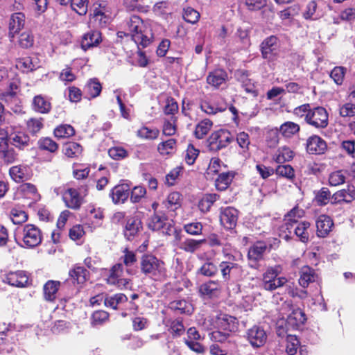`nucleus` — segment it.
I'll return each mask as SVG.
<instances>
[{"label":"nucleus","instance_id":"7c9ffc66","mask_svg":"<svg viewBox=\"0 0 355 355\" xmlns=\"http://www.w3.org/2000/svg\"><path fill=\"white\" fill-rule=\"evenodd\" d=\"M101 40V33L98 31H90L83 35L81 46L84 50H87L98 46Z\"/></svg>","mask_w":355,"mask_h":355},{"label":"nucleus","instance_id":"2f4dec72","mask_svg":"<svg viewBox=\"0 0 355 355\" xmlns=\"http://www.w3.org/2000/svg\"><path fill=\"white\" fill-rule=\"evenodd\" d=\"M168 307L171 311L180 314L191 315L193 313L191 304L185 300H173L169 302Z\"/></svg>","mask_w":355,"mask_h":355},{"label":"nucleus","instance_id":"f8f14e48","mask_svg":"<svg viewBox=\"0 0 355 355\" xmlns=\"http://www.w3.org/2000/svg\"><path fill=\"white\" fill-rule=\"evenodd\" d=\"M2 281L12 286L24 288L28 286V277L24 270L9 272L3 275Z\"/></svg>","mask_w":355,"mask_h":355},{"label":"nucleus","instance_id":"e2e57ef3","mask_svg":"<svg viewBox=\"0 0 355 355\" xmlns=\"http://www.w3.org/2000/svg\"><path fill=\"white\" fill-rule=\"evenodd\" d=\"M123 255L121 257L123 264L127 267H131L136 263L137 259L136 253L125 248L123 250Z\"/></svg>","mask_w":355,"mask_h":355},{"label":"nucleus","instance_id":"0e129e2a","mask_svg":"<svg viewBox=\"0 0 355 355\" xmlns=\"http://www.w3.org/2000/svg\"><path fill=\"white\" fill-rule=\"evenodd\" d=\"M221 161L218 157H213L210 159L209 166L206 171V175L208 177H212L216 175L220 171Z\"/></svg>","mask_w":355,"mask_h":355},{"label":"nucleus","instance_id":"aec40b11","mask_svg":"<svg viewBox=\"0 0 355 355\" xmlns=\"http://www.w3.org/2000/svg\"><path fill=\"white\" fill-rule=\"evenodd\" d=\"M327 148L326 142L316 135L310 137L307 140L306 151L309 154H323L327 150Z\"/></svg>","mask_w":355,"mask_h":355},{"label":"nucleus","instance_id":"9b49d317","mask_svg":"<svg viewBox=\"0 0 355 355\" xmlns=\"http://www.w3.org/2000/svg\"><path fill=\"white\" fill-rule=\"evenodd\" d=\"M306 120L315 128H325L328 125V114L324 107H318L306 114Z\"/></svg>","mask_w":355,"mask_h":355},{"label":"nucleus","instance_id":"ea45409f","mask_svg":"<svg viewBox=\"0 0 355 355\" xmlns=\"http://www.w3.org/2000/svg\"><path fill=\"white\" fill-rule=\"evenodd\" d=\"M91 168L89 165L84 164L74 163L73 164V178L77 180H86L90 173Z\"/></svg>","mask_w":355,"mask_h":355},{"label":"nucleus","instance_id":"bf43d9fd","mask_svg":"<svg viewBox=\"0 0 355 355\" xmlns=\"http://www.w3.org/2000/svg\"><path fill=\"white\" fill-rule=\"evenodd\" d=\"M293 157V152L289 148L283 147L277 151V153L274 157V160L277 163H284L290 161Z\"/></svg>","mask_w":355,"mask_h":355},{"label":"nucleus","instance_id":"423d86ee","mask_svg":"<svg viewBox=\"0 0 355 355\" xmlns=\"http://www.w3.org/2000/svg\"><path fill=\"white\" fill-rule=\"evenodd\" d=\"M222 254L225 260L219 263L218 270H220L223 279L226 282L231 279V271L238 270L241 266L237 263V258L226 249H223Z\"/></svg>","mask_w":355,"mask_h":355},{"label":"nucleus","instance_id":"2eb2a0df","mask_svg":"<svg viewBox=\"0 0 355 355\" xmlns=\"http://www.w3.org/2000/svg\"><path fill=\"white\" fill-rule=\"evenodd\" d=\"M221 291L222 285L219 280H209L202 284L198 289L200 296L207 297L209 299L218 297Z\"/></svg>","mask_w":355,"mask_h":355},{"label":"nucleus","instance_id":"4d7b16f0","mask_svg":"<svg viewBox=\"0 0 355 355\" xmlns=\"http://www.w3.org/2000/svg\"><path fill=\"white\" fill-rule=\"evenodd\" d=\"M10 217L13 223L17 225L25 223L28 218V216L25 211L16 207L11 209Z\"/></svg>","mask_w":355,"mask_h":355},{"label":"nucleus","instance_id":"9d476101","mask_svg":"<svg viewBox=\"0 0 355 355\" xmlns=\"http://www.w3.org/2000/svg\"><path fill=\"white\" fill-rule=\"evenodd\" d=\"M214 323L216 328L229 333L235 332L239 327L238 319L225 313L218 314L215 318Z\"/></svg>","mask_w":355,"mask_h":355},{"label":"nucleus","instance_id":"13d9d810","mask_svg":"<svg viewBox=\"0 0 355 355\" xmlns=\"http://www.w3.org/2000/svg\"><path fill=\"white\" fill-rule=\"evenodd\" d=\"M345 175L343 170H338L331 173L329 175V184L332 187H337L345 182Z\"/></svg>","mask_w":355,"mask_h":355},{"label":"nucleus","instance_id":"bb28decb","mask_svg":"<svg viewBox=\"0 0 355 355\" xmlns=\"http://www.w3.org/2000/svg\"><path fill=\"white\" fill-rule=\"evenodd\" d=\"M125 302H127V296L123 293L107 295L104 300V305L114 310H123Z\"/></svg>","mask_w":355,"mask_h":355},{"label":"nucleus","instance_id":"09e8293b","mask_svg":"<svg viewBox=\"0 0 355 355\" xmlns=\"http://www.w3.org/2000/svg\"><path fill=\"white\" fill-rule=\"evenodd\" d=\"M198 273L205 277H214L218 273V266L212 261L207 260L199 268Z\"/></svg>","mask_w":355,"mask_h":355},{"label":"nucleus","instance_id":"5701e85b","mask_svg":"<svg viewBox=\"0 0 355 355\" xmlns=\"http://www.w3.org/2000/svg\"><path fill=\"white\" fill-rule=\"evenodd\" d=\"M305 313L301 309H293L286 320L287 325L292 329H299L306 321Z\"/></svg>","mask_w":355,"mask_h":355},{"label":"nucleus","instance_id":"8fccbe9b","mask_svg":"<svg viewBox=\"0 0 355 355\" xmlns=\"http://www.w3.org/2000/svg\"><path fill=\"white\" fill-rule=\"evenodd\" d=\"M142 24V20L139 16L132 15L130 17L127 21V26L132 37V34H137L141 32Z\"/></svg>","mask_w":355,"mask_h":355},{"label":"nucleus","instance_id":"4c0bfd02","mask_svg":"<svg viewBox=\"0 0 355 355\" xmlns=\"http://www.w3.org/2000/svg\"><path fill=\"white\" fill-rule=\"evenodd\" d=\"M33 109L41 114H47L51 110V104L50 101L46 100L42 95L35 96L33 100Z\"/></svg>","mask_w":355,"mask_h":355},{"label":"nucleus","instance_id":"c03bdc74","mask_svg":"<svg viewBox=\"0 0 355 355\" xmlns=\"http://www.w3.org/2000/svg\"><path fill=\"white\" fill-rule=\"evenodd\" d=\"M38 148L42 150H46L51 153L58 151L59 146L50 137H42L37 142Z\"/></svg>","mask_w":355,"mask_h":355},{"label":"nucleus","instance_id":"4468645a","mask_svg":"<svg viewBox=\"0 0 355 355\" xmlns=\"http://www.w3.org/2000/svg\"><path fill=\"white\" fill-rule=\"evenodd\" d=\"M239 211L232 207H227L220 209V222L226 230H233L236 224Z\"/></svg>","mask_w":355,"mask_h":355},{"label":"nucleus","instance_id":"5fc2aeb1","mask_svg":"<svg viewBox=\"0 0 355 355\" xmlns=\"http://www.w3.org/2000/svg\"><path fill=\"white\" fill-rule=\"evenodd\" d=\"M297 223L291 221H284L283 225L280 227V236L286 241H290L293 238L294 228Z\"/></svg>","mask_w":355,"mask_h":355},{"label":"nucleus","instance_id":"3c124183","mask_svg":"<svg viewBox=\"0 0 355 355\" xmlns=\"http://www.w3.org/2000/svg\"><path fill=\"white\" fill-rule=\"evenodd\" d=\"M110 314L104 310H97L91 315V324L92 326L101 325L109 320Z\"/></svg>","mask_w":355,"mask_h":355},{"label":"nucleus","instance_id":"0eeeda50","mask_svg":"<svg viewBox=\"0 0 355 355\" xmlns=\"http://www.w3.org/2000/svg\"><path fill=\"white\" fill-rule=\"evenodd\" d=\"M143 230L141 220L137 216H129L123 227V234L128 241H132Z\"/></svg>","mask_w":355,"mask_h":355},{"label":"nucleus","instance_id":"a211bd4d","mask_svg":"<svg viewBox=\"0 0 355 355\" xmlns=\"http://www.w3.org/2000/svg\"><path fill=\"white\" fill-rule=\"evenodd\" d=\"M315 225L317 236L320 238H325L331 232L334 223L330 216L322 214L317 218Z\"/></svg>","mask_w":355,"mask_h":355},{"label":"nucleus","instance_id":"052dcab7","mask_svg":"<svg viewBox=\"0 0 355 355\" xmlns=\"http://www.w3.org/2000/svg\"><path fill=\"white\" fill-rule=\"evenodd\" d=\"M183 229L188 234L199 236L202 234L203 225L200 222H192L184 224Z\"/></svg>","mask_w":355,"mask_h":355},{"label":"nucleus","instance_id":"4be33fe9","mask_svg":"<svg viewBox=\"0 0 355 355\" xmlns=\"http://www.w3.org/2000/svg\"><path fill=\"white\" fill-rule=\"evenodd\" d=\"M299 284L306 288L311 283L315 282L318 279L315 270L308 265L302 266L299 272Z\"/></svg>","mask_w":355,"mask_h":355},{"label":"nucleus","instance_id":"f03ea898","mask_svg":"<svg viewBox=\"0 0 355 355\" xmlns=\"http://www.w3.org/2000/svg\"><path fill=\"white\" fill-rule=\"evenodd\" d=\"M89 186L83 184L78 188L69 187L62 194L64 205L72 210L78 211L85 202V198L88 195Z\"/></svg>","mask_w":355,"mask_h":355},{"label":"nucleus","instance_id":"864d4df0","mask_svg":"<svg viewBox=\"0 0 355 355\" xmlns=\"http://www.w3.org/2000/svg\"><path fill=\"white\" fill-rule=\"evenodd\" d=\"M300 346V342L295 335H288L286 337V352L288 355H295Z\"/></svg>","mask_w":355,"mask_h":355},{"label":"nucleus","instance_id":"69168bd1","mask_svg":"<svg viewBox=\"0 0 355 355\" xmlns=\"http://www.w3.org/2000/svg\"><path fill=\"white\" fill-rule=\"evenodd\" d=\"M182 171L183 167L181 166L173 168L168 174H166L165 184L169 187L175 185L176 180Z\"/></svg>","mask_w":355,"mask_h":355},{"label":"nucleus","instance_id":"1a4fd4ad","mask_svg":"<svg viewBox=\"0 0 355 355\" xmlns=\"http://www.w3.org/2000/svg\"><path fill=\"white\" fill-rule=\"evenodd\" d=\"M123 266L122 263L114 265L110 270V274L106 279L107 284L114 285L120 289L126 288L130 284V279L123 278Z\"/></svg>","mask_w":355,"mask_h":355},{"label":"nucleus","instance_id":"58836bf2","mask_svg":"<svg viewBox=\"0 0 355 355\" xmlns=\"http://www.w3.org/2000/svg\"><path fill=\"white\" fill-rule=\"evenodd\" d=\"M102 89V86L97 78L90 79L86 84L84 92L87 97L94 98L100 95Z\"/></svg>","mask_w":355,"mask_h":355},{"label":"nucleus","instance_id":"6e6d98bb","mask_svg":"<svg viewBox=\"0 0 355 355\" xmlns=\"http://www.w3.org/2000/svg\"><path fill=\"white\" fill-rule=\"evenodd\" d=\"M146 189L143 186H135L130 191V200L132 203H138L145 198Z\"/></svg>","mask_w":355,"mask_h":355},{"label":"nucleus","instance_id":"dca6fc26","mask_svg":"<svg viewBox=\"0 0 355 355\" xmlns=\"http://www.w3.org/2000/svg\"><path fill=\"white\" fill-rule=\"evenodd\" d=\"M129 184L121 183L114 186L110 191L109 196L115 205L123 204L130 196Z\"/></svg>","mask_w":355,"mask_h":355},{"label":"nucleus","instance_id":"6e6552de","mask_svg":"<svg viewBox=\"0 0 355 355\" xmlns=\"http://www.w3.org/2000/svg\"><path fill=\"white\" fill-rule=\"evenodd\" d=\"M245 338L253 348H259L266 344L268 336L263 327L254 324L247 330Z\"/></svg>","mask_w":355,"mask_h":355},{"label":"nucleus","instance_id":"c85d7f7f","mask_svg":"<svg viewBox=\"0 0 355 355\" xmlns=\"http://www.w3.org/2000/svg\"><path fill=\"white\" fill-rule=\"evenodd\" d=\"M311 223L309 221H301L295 225L293 234L303 243H307L310 240Z\"/></svg>","mask_w":355,"mask_h":355},{"label":"nucleus","instance_id":"ddd939ff","mask_svg":"<svg viewBox=\"0 0 355 355\" xmlns=\"http://www.w3.org/2000/svg\"><path fill=\"white\" fill-rule=\"evenodd\" d=\"M278 38L275 35L266 37L261 44V51L263 58L269 61L274 60L278 49Z\"/></svg>","mask_w":355,"mask_h":355},{"label":"nucleus","instance_id":"774afa93","mask_svg":"<svg viewBox=\"0 0 355 355\" xmlns=\"http://www.w3.org/2000/svg\"><path fill=\"white\" fill-rule=\"evenodd\" d=\"M184 19L191 24H196L200 18L199 12L191 7L184 9Z\"/></svg>","mask_w":355,"mask_h":355},{"label":"nucleus","instance_id":"7ed1b4c3","mask_svg":"<svg viewBox=\"0 0 355 355\" xmlns=\"http://www.w3.org/2000/svg\"><path fill=\"white\" fill-rule=\"evenodd\" d=\"M272 245H268L264 241L259 240L254 242L248 248L247 259L251 268L257 269L259 262L264 259L266 252H270Z\"/></svg>","mask_w":355,"mask_h":355},{"label":"nucleus","instance_id":"37998d69","mask_svg":"<svg viewBox=\"0 0 355 355\" xmlns=\"http://www.w3.org/2000/svg\"><path fill=\"white\" fill-rule=\"evenodd\" d=\"M168 331L173 338L180 337L183 335L185 328L182 320L180 318L168 321Z\"/></svg>","mask_w":355,"mask_h":355},{"label":"nucleus","instance_id":"f3484780","mask_svg":"<svg viewBox=\"0 0 355 355\" xmlns=\"http://www.w3.org/2000/svg\"><path fill=\"white\" fill-rule=\"evenodd\" d=\"M355 200V187L348 184L345 189H340L332 195L331 204L351 203Z\"/></svg>","mask_w":355,"mask_h":355},{"label":"nucleus","instance_id":"72a5a7b5","mask_svg":"<svg viewBox=\"0 0 355 355\" xmlns=\"http://www.w3.org/2000/svg\"><path fill=\"white\" fill-rule=\"evenodd\" d=\"M219 199L220 196L217 193H205L199 200L198 207L202 213H208L214 202Z\"/></svg>","mask_w":355,"mask_h":355},{"label":"nucleus","instance_id":"a19ab883","mask_svg":"<svg viewBox=\"0 0 355 355\" xmlns=\"http://www.w3.org/2000/svg\"><path fill=\"white\" fill-rule=\"evenodd\" d=\"M177 149V141L175 139H169L159 143L157 146V150L162 156L173 155Z\"/></svg>","mask_w":355,"mask_h":355},{"label":"nucleus","instance_id":"cd10ccee","mask_svg":"<svg viewBox=\"0 0 355 355\" xmlns=\"http://www.w3.org/2000/svg\"><path fill=\"white\" fill-rule=\"evenodd\" d=\"M206 243V239H194L192 238H184L180 244H178V248L186 253L194 254L199 250L203 243Z\"/></svg>","mask_w":355,"mask_h":355},{"label":"nucleus","instance_id":"e433bc0d","mask_svg":"<svg viewBox=\"0 0 355 355\" xmlns=\"http://www.w3.org/2000/svg\"><path fill=\"white\" fill-rule=\"evenodd\" d=\"M182 202V196L178 191L170 193L166 200L163 202L165 207L171 211H175L181 207Z\"/></svg>","mask_w":355,"mask_h":355},{"label":"nucleus","instance_id":"338daca9","mask_svg":"<svg viewBox=\"0 0 355 355\" xmlns=\"http://www.w3.org/2000/svg\"><path fill=\"white\" fill-rule=\"evenodd\" d=\"M199 150L196 148L193 144H189L186 150L185 161L187 164L192 165L194 164L196 158L199 155Z\"/></svg>","mask_w":355,"mask_h":355},{"label":"nucleus","instance_id":"b1692460","mask_svg":"<svg viewBox=\"0 0 355 355\" xmlns=\"http://www.w3.org/2000/svg\"><path fill=\"white\" fill-rule=\"evenodd\" d=\"M11 178L17 183L24 182L31 179L32 174L27 166H14L9 170Z\"/></svg>","mask_w":355,"mask_h":355},{"label":"nucleus","instance_id":"39448f33","mask_svg":"<svg viewBox=\"0 0 355 355\" xmlns=\"http://www.w3.org/2000/svg\"><path fill=\"white\" fill-rule=\"evenodd\" d=\"M22 241L24 245L33 248L40 245L42 241L43 235L41 230L33 224H26L21 232Z\"/></svg>","mask_w":355,"mask_h":355},{"label":"nucleus","instance_id":"20e7f679","mask_svg":"<svg viewBox=\"0 0 355 355\" xmlns=\"http://www.w3.org/2000/svg\"><path fill=\"white\" fill-rule=\"evenodd\" d=\"M279 274V270L277 266L267 268L262 275L261 287L270 292L282 287L288 280L284 277H278Z\"/></svg>","mask_w":355,"mask_h":355},{"label":"nucleus","instance_id":"473e14b6","mask_svg":"<svg viewBox=\"0 0 355 355\" xmlns=\"http://www.w3.org/2000/svg\"><path fill=\"white\" fill-rule=\"evenodd\" d=\"M235 173L233 171L223 172L218 174L215 180V187L219 191H225L231 184L234 178Z\"/></svg>","mask_w":355,"mask_h":355},{"label":"nucleus","instance_id":"f257e3e1","mask_svg":"<svg viewBox=\"0 0 355 355\" xmlns=\"http://www.w3.org/2000/svg\"><path fill=\"white\" fill-rule=\"evenodd\" d=\"M141 273L155 281H161L166 277L165 263L151 253H144L139 259Z\"/></svg>","mask_w":355,"mask_h":355},{"label":"nucleus","instance_id":"412c9836","mask_svg":"<svg viewBox=\"0 0 355 355\" xmlns=\"http://www.w3.org/2000/svg\"><path fill=\"white\" fill-rule=\"evenodd\" d=\"M232 139L226 135H210L207 139V147L209 150L217 152L225 148L231 141Z\"/></svg>","mask_w":355,"mask_h":355},{"label":"nucleus","instance_id":"680f3d73","mask_svg":"<svg viewBox=\"0 0 355 355\" xmlns=\"http://www.w3.org/2000/svg\"><path fill=\"white\" fill-rule=\"evenodd\" d=\"M0 100L8 105H17L19 103V98L17 92H5L0 94Z\"/></svg>","mask_w":355,"mask_h":355},{"label":"nucleus","instance_id":"49530a36","mask_svg":"<svg viewBox=\"0 0 355 355\" xmlns=\"http://www.w3.org/2000/svg\"><path fill=\"white\" fill-rule=\"evenodd\" d=\"M34 35L30 31H26L21 33L18 38V45L22 49H29L34 45Z\"/></svg>","mask_w":355,"mask_h":355},{"label":"nucleus","instance_id":"f704fd0d","mask_svg":"<svg viewBox=\"0 0 355 355\" xmlns=\"http://www.w3.org/2000/svg\"><path fill=\"white\" fill-rule=\"evenodd\" d=\"M236 77L239 81L242 84V87L245 89L247 93L252 94L254 96L258 94L255 89V85L250 78H249V73L248 71H240L236 73Z\"/></svg>","mask_w":355,"mask_h":355},{"label":"nucleus","instance_id":"a878e982","mask_svg":"<svg viewBox=\"0 0 355 355\" xmlns=\"http://www.w3.org/2000/svg\"><path fill=\"white\" fill-rule=\"evenodd\" d=\"M25 24V15L22 12L13 13L10 19L9 37L12 40L15 35L18 33Z\"/></svg>","mask_w":355,"mask_h":355},{"label":"nucleus","instance_id":"de8ad7c7","mask_svg":"<svg viewBox=\"0 0 355 355\" xmlns=\"http://www.w3.org/2000/svg\"><path fill=\"white\" fill-rule=\"evenodd\" d=\"M304 216V211L296 205L293 209L288 211L284 216V221H291L298 223L299 219Z\"/></svg>","mask_w":355,"mask_h":355},{"label":"nucleus","instance_id":"603ef678","mask_svg":"<svg viewBox=\"0 0 355 355\" xmlns=\"http://www.w3.org/2000/svg\"><path fill=\"white\" fill-rule=\"evenodd\" d=\"M277 175L285 178L288 180L293 181L295 179V171L293 168L289 165H279L275 169Z\"/></svg>","mask_w":355,"mask_h":355},{"label":"nucleus","instance_id":"393cba45","mask_svg":"<svg viewBox=\"0 0 355 355\" xmlns=\"http://www.w3.org/2000/svg\"><path fill=\"white\" fill-rule=\"evenodd\" d=\"M61 286V282L56 280H48L43 286V297L45 301L54 302L57 293Z\"/></svg>","mask_w":355,"mask_h":355},{"label":"nucleus","instance_id":"a18cd8bd","mask_svg":"<svg viewBox=\"0 0 355 355\" xmlns=\"http://www.w3.org/2000/svg\"><path fill=\"white\" fill-rule=\"evenodd\" d=\"M331 199L332 200V196L329 189L322 187L315 193L314 200L317 205L322 207L327 205Z\"/></svg>","mask_w":355,"mask_h":355},{"label":"nucleus","instance_id":"6ab92c4d","mask_svg":"<svg viewBox=\"0 0 355 355\" xmlns=\"http://www.w3.org/2000/svg\"><path fill=\"white\" fill-rule=\"evenodd\" d=\"M69 277L73 284L83 285L89 279L90 274L85 267L75 264L69 270Z\"/></svg>","mask_w":355,"mask_h":355},{"label":"nucleus","instance_id":"79ce46f5","mask_svg":"<svg viewBox=\"0 0 355 355\" xmlns=\"http://www.w3.org/2000/svg\"><path fill=\"white\" fill-rule=\"evenodd\" d=\"M62 151L67 157H78L83 152V147L78 143L69 141L64 144Z\"/></svg>","mask_w":355,"mask_h":355},{"label":"nucleus","instance_id":"c9c22d12","mask_svg":"<svg viewBox=\"0 0 355 355\" xmlns=\"http://www.w3.org/2000/svg\"><path fill=\"white\" fill-rule=\"evenodd\" d=\"M227 74L223 69H216L210 72L207 77V82L209 85L218 88L225 83Z\"/></svg>","mask_w":355,"mask_h":355},{"label":"nucleus","instance_id":"c756f323","mask_svg":"<svg viewBox=\"0 0 355 355\" xmlns=\"http://www.w3.org/2000/svg\"><path fill=\"white\" fill-rule=\"evenodd\" d=\"M168 217L164 212L153 214L148 223V229L153 231L163 230L167 224Z\"/></svg>","mask_w":355,"mask_h":355}]
</instances>
